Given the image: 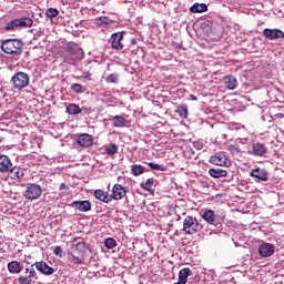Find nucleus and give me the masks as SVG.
<instances>
[{
    "mask_svg": "<svg viewBox=\"0 0 284 284\" xmlns=\"http://www.w3.org/2000/svg\"><path fill=\"white\" fill-rule=\"evenodd\" d=\"M209 174L212 179H221L227 176V171L222 169H210Z\"/></svg>",
    "mask_w": 284,
    "mask_h": 284,
    "instance_id": "obj_24",
    "label": "nucleus"
},
{
    "mask_svg": "<svg viewBox=\"0 0 284 284\" xmlns=\"http://www.w3.org/2000/svg\"><path fill=\"white\" fill-rule=\"evenodd\" d=\"M176 113L181 119H187V104L178 105Z\"/></svg>",
    "mask_w": 284,
    "mask_h": 284,
    "instance_id": "obj_32",
    "label": "nucleus"
},
{
    "mask_svg": "<svg viewBox=\"0 0 284 284\" xmlns=\"http://www.w3.org/2000/svg\"><path fill=\"white\" fill-rule=\"evenodd\" d=\"M190 12L196 13V12H207V4L205 3H194L191 8H190Z\"/></svg>",
    "mask_w": 284,
    "mask_h": 284,
    "instance_id": "obj_30",
    "label": "nucleus"
},
{
    "mask_svg": "<svg viewBox=\"0 0 284 284\" xmlns=\"http://www.w3.org/2000/svg\"><path fill=\"white\" fill-rule=\"evenodd\" d=\"M98 21L104 26H108V23H110V19H108V17H100L98 18Z\"/></svg>",
    "mask_w": 284,
    "mask_h": 284,
    "instance_id": "obj_43",
    "label": "nucleus"
},
{
    "mask_svg": "<svg viewBox=\"0 0 284 284\" xmlns=\"http://www.w3.org/2000/svg\"><path fill=\"white\" fill-rule=\"evenodd\" d=\"M248 154L252 156H265V154H267V144L263 142L253 143L251 150H248Z\"/></svg>",
    "mask_w": 284,
    "mask_h": 284,
    "instance_id": "obj_10",
    "label": "nucleus"
},
{
    "mask_svg": "<svg viewBox=\"0 0 284 284\" xmlns=\"http://www.w3.org/2000/svg\"><path fill=\"white\" fill-rule=\"evenodd\" d=\"M125 118L121 115H115L112 118V125L113 128H125Z\"/></svg>",
    "mask_w": 284,
    "mask_h": 284,
    "instance_id": "obj_29",
    "label": "nucleus"
},
{
    "mask_svg": "<svg viewBox=\"0 0 284 284\" xmlns=\"http://www.w3.org/2000/svg\"><path fill=\"white\" fill-rule=\"evenodd\" d=\"M131 45H136V39L134 38L131 39Z\"/></svg>",
    "mask_w": 284,
    "mask_h": 284,
    "instance_id": "obj_46",
    "label": "nucleus"
},
{
    "mask_svg": "<svg viewBox=\"0 0 284 284\" xmlns=\"http://www.w3.org/2000/svg\"><path fill=\"white\" fill-rule=\"evenodd\" d=\"M45 16L48 19H54L55 17H59V10L57 8H49Z\"/></svg>",
    "mask_w": 284,
    "mask_h": 284,
    "instance_id": "obj_38",
    "label": "nucleus"
},
{
    "mask_svg": "<svg viewBox=\"0 0 284 284\" xmlns=\"http://www.w3.org/2000/svg\"><path fill=\"white\" fill-rule=\"evenodd\" d=\"M12 169V160L6 154H0V174H9Z\"/></svg>",
    "mask_w": 284,
    "mask_h": 284,
    "instance_id": "obj_14",
    "label": "nucleus"
},
{
    "mask_svg": "<svg viewBox=\"0 0 284 284\" xmlns=\"http://www.w3.org/2000/svg\"><path fill=\"white\" fill-rule=\"evenodd\" d=\"M224 85L227 88V90H236L239 85V81L236 80V77L234 75H225L224 77Z\"/></svg>",
    "mask_w": 284,
    "mask_h": 284,
    "instance_id": "obj_22",
    "label": "nucleus"
},
{
    "mask_svg": "<svg viewBox=\"0 0 284 284\" xmlns=\"http://www.w3.org/2000/svg\"><path fill=\"white\" fill-rule=\"evenodd\" d=\"M274 252H276V247L274 246V244L263 243L258 247V254L260 256H263V258L272 256Z\"/></svg>",
    "mask_w": 284,
    "mask_h": 284,
    "instance_id": "obj_16",
    "label": "nucleus"
},
{
    "mask_svg": "<svg viewBox=\"0 0 284 284\" xmlns=\"http://www.w3.org/2000/svg\"><path fill=\"white\" fill-rule=\"evenodd\" d=\"M119 73H111L109 75H106L105 81L106 83H113L116 84L119 83Z\"/></svg>",
    "mask_w": 284,
    "mask_h": 284,
    "instance_id": "obj_37",
    "label": "nucleus"
},
{
    "mask_svg": "<svg viewBox=\"0 0 284 284\" xmlns=\"http://www.w3.org/2000/svg\"><path fill=\"white\" fill-rule=\"evenodd\" d=\"M263 37L270 41H275L276 39H284V32L281 29H264Z\"/></svg>",
    "mask_w": 284,
    "mask_h": 284,
    "instance_id": "obj_15",
    "label": "nucleus"
},
{
    "mask_svg": "<svg viewBox=\"0 0 284 284\" xmlns=\"http://www.w3.org/2000/svg\"><path fill=\"white\" fill-rule=\"evenodd\" d=\"M18 20V28H32L34 20L32 18H20Z\"/></svg>",
    "mask_w": 284,
    "mask_h": 284,
    "instance_id": "obj_26",
    "label": "nucleus"
},
{
    "mask_svg": "<svg viewBox=\"0 0 284 284\" xmlns=\"http://www.w3.org/2000/svg\"><path fill=\"white\" fill-rule=\"evenodd\" d=\"M202 219L209 223V225H221L219 216L212 210H206L202 214Z\"/></svg>",
    "mask_w": 284,
    "mask_h": 284,
    "instance_id": "obj_19",
    "label": "nucleus"
},
{
    "mask_svg": "<svg viewBox=\"0 0 284 284\" xmlns=\"http://www.w3.org/2000/svg\"><path fill=\"white\" fill-rule=\"evenodd\" d=\"M73 243V253L70 254L69 261L73 265H83L85 263V252H88V244L81 237H74Z\"/></svg>",
    "mask_w": 284,
    "mask_h": 284,
    "instance_id": "obj_2",
    "label": "nucleus"
},
{
    "mask_svg": "<svg viewBox=\"0 0 284 284\" xmlns=\"http://www.w3.org/2000/svg\"><path fill=\"white\" fill-rule=\"evenodd\" d=\"M60 191H63V190H70V186H68V184L65 183H62L59 187Z\"/></svg>",
    "mask_w": 284,
    "mask_h": 284,
    "instance_id": "obj_45",
    "label": "nucleus"
},
{
    "mask_svg": "<svg viewBox=\"0 0 284 284\" xmlns=\"http://www.w3.org/2000/svg\"><path fill=\"white\" fill-rule=\"evenodd\" d=\"M9 173L11 174V179H13V181H17V179H23L26 175V173H23V169L14 166V164H12V169L9 170Z\"/></svg>",
    "mask_w": 284,
    "mask_h": 284,
    "instance_id": "obj_23",
    "label": "nucleus"
},
{
    "mask_svg": "<svg viewBox=\"0 0 284 284\" xmlns=\"http://www.w3.org/2000/svg\"><path fill=\"white\" fill-rule=\"evenodd\" d=\"M70 90L74 92V94H83V85L81 83L71 84Z\"/></svg>",
    "mask_w": 284,
    "mask_h": 284,
    "instance_id": "obj_36",
    "label": "nucleus"
},
{
    "mask_svg": "<svg viewBox=\"0 0 284 284\" xmlns=\"http://www.w3.org/2000/svg\"><path fill=\"white\" fill-rule=\"evenodd\" d=\"M119 153V145L112 143L108 146H105V154H108L109 156H114V154Z\"/></svg>",
    "mask_w": 284,
    "mask_h": 284,
    "instance_id": "obj_33",
    "label": "nucleus"
},
{
    "mask_svg": "<svg viewBox=\"0 0 284 284\" xmlns=\"http://www.w3.org/2000/svg\"><path fill=\"white\" fill-rule=\"evenodd\" d=\"M31 265H33V267H36V270L40 272V274H43L44 276H52V274H54L55 272L54 267H51L44 261L36 262Z\"/></svg>",
    "mask_w": 284,
    "mask_h": 284,
    "instance_id": "obj_11",
    "label": "nucleus"
},
{
    "mask_svg": "<svg viewBox=\"0 0 284 284\" xmlns=\"http://www.w3.org/2000/svg\"><path fill=\"white\" fill-rule=\"evenodd\" d=\"M154 183H156V180L154 178H150L145 182H142L140 184V187L142 190H145V192H152V187H154Z\"/></svg>",
    "mask_w": 284,
    "mask_h": 284,
    "instance_id": "obj_27",
    "label": "nucleus"
},
{
    "mask_svg": "<svg viewBox=\"0 0 284 284\" xmlns=\"http://www.w3.org/2000/svg\"><path fill=\"white\" fill-rule=\"evenodd\" d=\"M227 150L233 155L241 154V146L239 144H231L227 146Z\"/></svg>",
    "mask_w": 284,
    "mask_h": 284,
    "instance_id": "obj_40",
    "label": "nucleus"
},
{
    "mask_svg": "<svg viewBox=\"0 0 284 284\" xmlns=\"http://www.w3.org/2000/svg\"><path fill=\"white\" fill-rule=\"evenodd\" d=\"M11 83L14 90H23V88H28V85H30V75L26 72L19 71L12 77Z\"/></svg>",
    "mask_w": 284,
    "mask_h": 284,
    "instance_id": "obj_5",
    "label": "nucleus"
},
{
    "mask_svg": "<svg viewBox=\"0 0 284 284\" xmlns=\"http://www.w3.org/2000/svg\"><path fill=\"white\" fill-rule=\"evenodd\" d=\"M17 28H19V21L17 19L7 22L4 30L7 32H10V30H17Z\"/></svg>",
    "mask_w": 284,
    "mask_h": 284,
    "instance_id": "obj_34",
    "label": "nucleus"
},
{
    "mask_svg": "<svg viewBox=\"0 0 284 284\" xmlns=\"http://www.w3.org/2000/svg\"><path fill=\"white\" fill-rule=\"evenodd\" d=\"M82 77H83L84 81H92V73H90V71H84L82 73Z\"/></svg>",
    "mask_w": 284,
    "mask_h": 284,
    "instance_id": "obj_42",
    "label": "nucleus"
},
{
    "mask_svg": "<svg viewBox=\"0 0 284 284\" xmlns=\"http://www.w3.org/2000/svg\"><path fill=\"white\" fill-rule=\"evenodd\" d=\"M1 50L4 54H21L23 42L19 39H8L1 42Z\"/></svg>",
    "mask_w": 284,
    "mask_h": 284,
    "instance_id": "obj_3",
    "label": "nucleus"
},
{
    "mask_svg": "<svg viewBox=\"0 0 284 284\" xmlns=\"http://www.w3.org/2000/svg\"><path fill=\"white\" fill-rule=\"evenodd\" d=\"M26 274L27 275H20L18 277L19 284H34V283H37V281H39V275L37 274V271L34 270V265L27 267Z\"/></svg>",
    "mask_w": 284,
    "mask_h": 284,
    "instance_id": "obj_7",
    "label": "nucleus"
},
{
    "mask_svg": "<svg viewBox=\"0 0 284 284\" xmlns=\"http://www.w3.org/2000/svg\"><path fill=\"white\" fill-rule=\"evenodd\" d=\"M71 207H73V210H79V212H90V210H92V203L88 200L73 201Z\"/></svg>",
    "mask_w": 284,
    "mask_h": 284,
    "instance_id": "obj_18",
    "label": "nucleus"
},
{
    "mask_svg": "<svg viewBox=\"0 0 284 284\" xmlns=\"http://www.w3.org/2000/svg\"><path fill=\"white\" fill-rule=\"evenodd\" d=\"M201 230V223L192 215H187L183 221V232L185 234H196Z\"/></svg>",
    "mask_w": 284,
    "mask_h": 284,
    "instance_id": "obj_6",
    "label": "nucleus"
},
{
    "mask_svg": "<svg viewBox=\"0 0 284 284\" xmlns=\"http://www.w3.org/2000/svg\"><path fill=\"white\" fill-rule=\"evenodd\" d=\"M95 199H98V201H101L102 203H112V195H110V193L108 191H103L101 189H98L93 192Z\"/></svg>",
    "mask_w": 284,
    "mask_h": 284,
    "instance_id": "obj_20",
    "label": "nucleus"
},
{
    "mask_svg": "<svg viewBox=\"0 0 284 284\" xmlns=\"http://www.w3.org/2000/svg\"><path fill=\"white\" fill-rule=\"evenodd\" d=\"M148 165L151 170H158V172H165L166 170L164 165L156 164L154 162H149Z\"/></svg>",
    "mask_w": 284,
    "mask_h": 284,
    "instance_id": "obj_39",
    "label": "nucleus"
},
{
    "mask_svg": "<svg viewBox=\"0 0 284 284\" xmlns=\"http://www.w3.org/2000/svg\"><path fill=\"white\" fill-rule=\"evenodd\" d=\"M192 276V270L190 267L181 268L179 272V281L187 284V277Z\"/></svg>",
    "mask_w": 284,
    "mask_h": 284,
    "instance_id": "obj_25",
    "label": "nucleus"
},
{
    "mask_svg": "<svg viewBox=\"0 0 284 284\" xmlns=\"http://www.w3.org/2000/svg\"><path fill=\"white\" fill-rule=\"evenodd\" d=\"M128 190L121 184H114L112 187L111 201H121L126 196Z\"/></svg>",
    "mask_w": 284,
    "mask_h": 284,
    "instance_id": "obj_13",
    "label": "nucleus"
},
{
    "mask_svg": "<svg viewBox=\"0 0 284 284\" xmlns=\"http://www.w3.org/2000/svg\"><path fill=\"white\" fill-rule=\"evenodd\" d=\"M7 270L10 274H21V272H23V264L18 261H11L8 263Z\"/></svg>",
    "mask_w": 284,
    "mask_h": 284,
    "instance_id": "obj_21",
    "label": "nucleus"
},
{
    "mask_svg": "<svg viewBox=\"0 0 284 284\" xmlns=\"http://www.w3.org/2000/svg\"><path fill=\"white\" fill-rule=\"evenodd\" d=\"M210 163L213 165H219L220 168H227L230 166V160L227 159V155L223 152H217L214 155L210 158Z\"/></svg>",
    "mask_w": 284,
    "mask_h": 284,
    "instance_id": "obj_9",
    "label": "nucleus"
},
{
    "mask_svg": "<svg viewBox=\"0 0 284 284\" xmlns=\"http://www.w3.org/2000/svg\"><path fill=\"white\" fill-rule=\"evenodd\" d=\"M173 284H185L184 282H181V280H178V282L173 283Z\"/></svg>",
    "mask_w": 284,
    "mask_h": 284,
    "instance_id": "obj_47",
    "label": "nucleus"
},
{
    "mask_svg": "<svg viewBox=\"0 0 284 284\" xmlns=\"http://www.w3.org/2000/svg\"><path fill=\"white\" fill-rule=\"evenodd\" d=\"M53 254L59 256V258H63V248L61 246H55L53 250Z\"/></svg>",
    "mask_w": 284,
    "mask_h": 284,
    "instance_id": "obj_41",
    "label": "nucleus"
},
{
    "mask_svg": "<svg viewBox=\"0 0 284 284\" xmlns=\"http://www.w3.org/2000/svg\"><path fill=\"white\" fill-rule=\"evenodd\" d=\"M85 57V53L83 52V49L79 47V44L74 42H69L64 47V53H63V62L68 63V65H77L79 61H83V58Z\"/></svg>",
    "mask_w": 284,
    "mask_h": 284,
    "instance_id": "obj_1",
    "label": "nucleus"
},
{
    "mask_svg": "<svg viewBox=\"0 0 284 284\" xmlns=\"http://www.w3.org/2000/svg\"><path fill=\"white\" fill-rule=\"evenodd\" d=\"M193 146L195 148V150H201L203 148V142L195 141L193 142Z\"/></svg>",
    "mask_w": 284,
    "mask_h": 284,
    "instance_id": "obj_44",
    "label": "nucleus"
},
{
    "mask_svg": "<svg viewBox=\"0 0 284 284\" xmlns=\"http://www.w3.org/2000/svg\"><path fill=\"white\" fill-rule=\"evenodd\" d=\"M43 195V187L38 183H28L22 196L27 201H37Z\"/></svg>",
    "mask_w": 284,
    "mask_h": 284,
    "instance_id": "obj_4",
    "label": "nucleus"
},
{
    "mask_svg": "<svg viewBox=\"0 0 284 284\" xmlns=\"http://www.w3.org/2000/svg\"><path fill=\"white\" fill-rule=\"evenodd\" d=\"M125 32H115L111 36V47L113 50H123V37Z\"/></svg>",
    "mask_w": 284,
    "mask_h": 284,
    "instance_id": "obj_17",
    "label": "nucleus"
},
{
    "mask_svg": "<svg viewBox=\"0 0 284 284\" xmlns=\"http://www.w3.org/2000/svg\"><path fill=\"white\" fill-rule=\"evenodd\" d=\"M75 143L79 148H92L94 145V136L90 135L89 133H80L75 134Z\"/></svg>",
    "mask_w": 284,
    "mask_h": 284,
    "instance_id": "obj_8",
    "label": "nucleus"
},
{
    "mask_svg": "<svg viewBox=\"0 0 284 284\" xmlns=\"http://www.w3.org/2000/svg\"><path fill=\"white\" fill-rule=\"evenodd\" d=\"M250 176L256 179V183H261V181H268L270 173L266 169L256 168L250 172Z\"/></svg>",
    "mask_w": 284,
    "mask_h": 284,
    "instance_id": "obj_12",
    "label": "nucleus"
},
{
    "mask_svg": "<svg viewBox=\"0 0 284 284\" xmlns=\"http://www.w3.org/2000/svg\"><path fill=\"white\" fill-rule=\"evenodd\" d=\"M83 112V110L81 109V106H79V104L75 103H70L69 105H67V113L74 115V114H81Z\"/></svg>",
    "mask_w": 284,
    "mask_h": 284,
    "instance_id": "obj_28",
    "label": "nucleus"
},
{
    "mask_svg": "<svg viewBox=\"0 0 284 284\" xmlns=\"http://www.w3.org/2000/svg\"><path fill=\"white\" fill-rule=\"evenodd\" d=\"M104 246L106 247V250H114V247H116V240H114L113 237L105 239Z\"/></svg>",
    "mask_w": 284,
    "mask_h": 284,
    "instance_id": "obj_35",
    "label": "nucleus"
},
{
    "mask_svg": "<svg viewBox=\"0 0 284 284\" xmlns=\"http://www.w3.org/2000/svg\"><path fill=\"white\" fill-rule=\"evenodd\" d=\"M144 172L145 169L141 164H135L131 166V174H133V176H141V174H143Z\"/></svg>",
    "mask_w": 284,
    "mask_h": 284,
    "instance_id": "obj_31",
    "label": "nucleus"
}]
</instances>
